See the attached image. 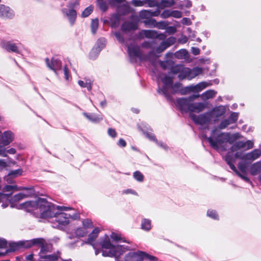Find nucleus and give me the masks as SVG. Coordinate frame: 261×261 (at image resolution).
<instances>
[{"instance_id":"f257e3e1","label":"nucleus","mask_w":261,"mask_h":261,"mask_svg":"<svg viewBox=\"0 0 261 261\" xmlns=\"http://www.w3.org/2000/svg\"><path fill=\"white\" fill-rule=\"evenodd\" d=\"M19 209L39 215L42 219L53 218L57 211H66L69 207L56 206L45 198H38L35 201H26L17 206Z\"/></svg>"},{"instance_id":"f03ea898","label":"nucleus","mask_w":261,"mask_h":261,"mask_svg":"<svg viewBox=\"0 0 261 261\" xmlns=\"http://www.w3.org/2000/svg\"><path fill=\"white\" fill-rule=\"evenodd\" d=\"M102 253L103 256L115 257L116 261L123 253L130 249L125 245H113L109 241H104L101 243Z\"/></svg>"},{"instance_id":"7ed1b4c3","label":"nucleus","mask_w":261,"mask_h":261,"mask_svg":"<svg viewBox=\"0 0 261 261\" xmlns=\"http://www.w3.org/2000/svg\"><path fill=\"white\" fill-rule=\"evenodd\" d=\"M226 136L227 133H221L217 127H215L212 130L210 137H207L206 135H204V137L207 139L213 148L218 150L219 145L226 143Z\"/></svg>"},{"instance_id":"20e7f679","label":"nucleus","mask_w":261,"mask_h":261,"mask_svg":"<svg viewBox=\"0 0 261 261\" xmlns=\"http://www.w3.org/2000/svg\"><path fill=\"white\" fill-rule=\"evenodd\" d=\"M127 53L129 58V61L132 63L137 62L139 59L140 61H144L147 59L146 56L143 55L140 48V47L136 44H130L126 45Z\"/></svg>"},{"instance_id":"39448f33","label":"nucleus","mask_w":261,"mask_h":261,"mask_svg":"<svg viewBox=\"0 0 261 261\" xmlns=\"http://www.w3.org/2000/svg\"><path fill=\"white\" fill-rule=\"evenodd\" d=\"M148 259L150 261H157L158 258L143 251L130 252L125 256V261H143Z\"/></svg>"},{"instance_id":"423d86ee","label":"nucleus","mask_w":261,"mask_h":261,"mask_svg":"<svg viewBox=\"0 0 261 261\" xmlns=\"http://www.w3.org/2000/svg\"><path fill=\"white\" fill-rule=\"evenodd\" d=\"M199 94H193L187 98H180L177 99L176 104L179 110L182 112L189 111L191 102L199 97Z\"/></svg>"},{"instance_id":"0eeeda50","label":"nucleus","mask_w":261,"mask_h":261,"mask_svg":"<svg viewBox=\"0 0 261 261\" xmlns=\"http://www.w3.org/2000/svg\"><path fill=\"white\" fill-rule=\"evenodd\" d=\"M233 152L229 151L225 156V161L227 163V164L229 166L230 169L234 171L236 174L240 177L241 179H243L244 181L247 182H251L249 178L243 174H241L236 168L233 163L235 162L236 158L234 157V154H232Z\"/></svg>"},{"instance_id":"6e6552de","label":"nucleus","mask_w":261,"mask_h":261,"mask_svg":"<svg viewBox=\"0 0 261 261\" xmlns=\"http://www.w3.org/2000/svg\"><path fill=\"white\" fill-rule=\"evenodd\" d=\"M161 81L163 86L162 88L158 87V92L160 94L163 95L168 100L170 99L171 95L168 90L170 86H172L173 79L172 77L166 75L162 78Z\"/></svg>"},{"instance_id":"1a4fd4ad","label":"nucleus","mask_w":261,"mask_h":261,"mask_svg":"<svg viewBox=\"0 0 261 261\" xmlns=\"http://www.w3.org/2000/svg\"><path fill=\"white\" fill-rule=\"evenodd\" d=\"M58 211H57L56 215L53 218H54V221L57 222L58 225L57 226H53L54 227L67 225L69 223V219L71 217L70 214L63 212H59Z\"/></svg>"},{"instance_id":"9d476101","label":"nucleus","mask_w":261,"mask_h":261,"mask_svg":"<svg viewBox=\"0 0 261 261\" xmlns=\"http://www.w3.org/2000/svg\"><path fill=\"white\" fill-rule=\"evenodd\" d=\"M45 63L47 66L51 70H54L56 74H58V71L62 69V64L61 60L57 57H53L51 61L48 58L45 59Z\"/></svg>"},{"instance_id":"9b49d317","label":"nucleus","mask_w":261,"mask_h":261,"mask_svg":"<svg viewBox=\"0 0 261 261\" xmlns=\"http://www.w3.org/2000/svg\"><path fill=\"white\" fill-rule=\"evenodd\" d=\"M189 115L193 121L197 124H208L211 120V115L207 113L201 114L199 116H196L193 114H190Z\"/></svg>"},{"instance_id":"f8f14e48","label":"nucleus","mask_w":261,"mask_h":261,"mask_svg":"<svg viewBox=\"0 0 261 261\" xmlns=\"http://www.w3.org/2000/svg\"><path fill=\"white\" fill-rule=\"evenodd\" d=\"M212 85L211 82H202L195 85H190L185 88L186 92L198 93L206 87Z\"/></svg>"},{"instance_id":"ddd939ff","label":"nucleus","mask_w":261,"mask_h":261,"mask_svg":"<svg viewBox=\"0 0 261 261\" xmlns=\"http://www.w3.org/2000/svg\"><path fill=\"white\" fill-rule=\"evenodd\" d=\"M15 13L9 7L5 5H0V17L12 19L14 17Z\"/></svg>"},{"instance_id":"4468645a","label":"nucleus","mask_w":261,"mask_h":261,"mask_svg":"<svg viewBox=\"0 0 261 261\" xmlns=\"http://www.w3.org/2000/svg\"><path fill=\"white\" fill-rule=\"evenodd\" d=\"M64 16L68 18L71 25H73L76 19L77 13L75 10L72 9L63 8L61 10Z\"/></svg>"},{"instance_id":"2eb2a0df","label":"nucleus","mask_w":261,"mask_h":261,"mask_svg":"<svg viewBox=\"0 0 261 261\" xmlns=\"http://www.w3.org/2000/svg\"><path fill=\"white\" fill-rule=\"evenodd\" d=\"M14 134L10 130H7L4 132L1 137V142L2 145L5 148V146L9 145L14 139Z\"/></svg>"},{"instance_id":"dca6fc26","label":"nucleus","mask_w":261,"mask_h":261,"mask_svg":"<svg viewBox=\"0 0 261 261\" xmlns=\"http://www.w3.org/2000/svg\"><path fill=\"white\" fill-rule=\"evenodd\" d=\"M261 156V149H255L252 151L246 153V161L251 163Z\"/></svg>"},{"instance_id":"f3484780","label":"nucleus","mask_w":261,"mask_h":261,"mask_svg":"<svg viewBox=\"0 0 261 261\" xmlns=\"http://www.w3.org/2000/svg\"><path fill=\"white\" fill-rule=\"evenodd\" d=\"M41 258L44 259L46 261H72L71 259H63L61 258L59 253L49 255H41Z\"/></svg>"},{"instance_id":"a211bd4d","label":"nucleus","mask_w":261,"mask_h":261,"mask_svg":"<svg viewBox=\"0 0 261 261\" xmlns=\"http://www.w3.org/2000/svg\"><path fill=\"white\" fill-rule=\"evenodd\" d=\"M121 29L123 32L134 31L138 29V23L134 21H125L122 24Z\"/></svg>"},{"instance_id":"6ab92c4d","label":"nucleus","mask_w":261,"mask_h":261,"mask_svg":"<svg viewBox=\"0 0 261 261\" xmlns=\"http://www.w3.org/2000/svg\"><path fill=\"white\" fill-rule=\"evenodd\" d=\"M188 80H191L196 76L201 74L202 72V69L198 67H194L193 69H190L187 67Z\"/></svg>"},{"instance_id":"aec40b11","label":"nucleus","mask_w":261,"mask_h":261,"mask_svg":"<svg viewBox=\"0 0 261 261\" xmlns=\"http://www.w3.org/2000/svg\"><path fill=\"white\" fill-rule=\"evenodd\" d=\"M139 34L141 36L147 38L156 39L159 37L158 32L153 30H143L140 32Z\"/></svg>"},{"instance_id":"412c9836","label":"nucleus","mask_w":261,"mask_h":261,"mask_svg":"<svg viewBox=\"0 0 261 261\" xmlns=\"http://www.w3.org/2000/svg\"><path fill=\"white\" fill-rule=\"evenodd\" d=\"M42 238L34 239L31 240L21 241L20 244L21 248H30L33 245H38V243H41Z\"/></svg>"},{"instance_id":"4be33fe9","label":"nucleus","mask_w":261,"mask_h":261,"mask_svg":"<svg viewBox=\"0 0 261 261\" xmlns=\"http://www.w3.org/2000/svg\"><path fill=\"white\" fill-rule=\"evenodd\" d=\"M205 108V105L201 102L192 103L191 102L190 106V112L199 113L203 111Z\"/></svg>"},{"instance_id":"5701e85b","label":"nucleus","mask_w":261,"mask_h":261,"mask_svg":"<svg viewBox=\"0 0 261 261\" xmlns=\"http://www.w3.org/2000/svg\"><path fill=\"white\" fill-rule=\"evenodd\" d=\"M84 116L86 117L89 121L93 123H98L101 121L103 119L101 115H97L94 113H84Z\"/></svg>"},{"instance_id":"b1692460","label":"nucleus","mask_w":261,"mask_h":261,"mask_svg":"<svg viewBox=\"0 0 261 261\" xmlns=\"http://www.w3.org/2000/svg\"><path fill=\"white\" fill-rule=\"evenodd\" d=\"M250 173L253 176H255L261 172V161L252 164L250 167Z\"/></svg>"},{"instance_id":"393cba45","label":"nucleus","mask_w":261,"mask_h":261,"mask_svg":"<svg viewBox=\"0 0 261 261\" xmlns=\"http://www.w3.org/2000/svg\"><path fill=\"white\" fill-rule=\"evenodd\" d=\"M38 245L41 248L39 252L40 258H41V255H44L46 253L50 251L51 246L50 245L45 243L44 239H42L41 243H38Z\"/></svg>"},{"instance_id":"a878e982","label":"nucleus","mask_w":261,"mask_h":261,"mask_svg":"<svg viewBox=\"0 0 261 261\" xmlns=\"http://www.w3.org/2000/svg\"><path fill=\"white\" fill-rule=\"evenodd\" d=\"M26 197H27V195L22 193L17 194L13 197H10V202L11 203V204L10 205L11 207H12V208L16 207V208L18 209L17 207V206L18 205H20V204H13V202L19 201V200L22 199L23 198H24Z\"/></svg>"},{"instance_id":"bb28decb","label":"nucleus","mask_w":261,"mask_h":261,"mask_svg":"<svg viewBox=\"0 0 261 261\" xmlns=\"http://www.w3.org/2000/svg\"><path fill=\"white\" fill-rule=\"evenodd\" d=\"M3 47L8 51H12L18 54L20 53L18 47L15 43H11L9 41L6 42L3 44Z\"/></svg>"},{"instance_id":"cd10ccee","label":"nucleus","mask_w":261,"mask_h":261,"mask_svg":"<svg viewBox=\"0 0 261 261\" xmlns=\"http://www.w3.org/2000/svg\"><path fill=\"white\" fill-rule=\"evenodd\" d=\"M78 84L81 87L86 88L89 91H90L92 89L93 81L90 79L84 78V80H79Z\"/></svg>"},{"instance_id":"c85d7f7f","label":"nucleus","mask_w":261,"mask_h":261,"mask_svg":"<svg viewBox=\"0 0 261 261\" xmlns=\"http://www.w3.org/2000/svg\"><path fill=\"white\" fill-rule=\"evenodd\" d=\"M99 229L98 227L95 228L91 233L89 234L88 236L87 243L90 245H93V242L95 240V239L98 237V233L99 232Z\"/></svg>"},{"instance_id":"c756f323","label":"nucleus","mask_w":261,"mask_h":261,"mask_svg":"<svg viewBox=\"0 0 261 261\" xmlns=\"http://www.w3.org/2000/svg\"><path fill=\"white\" fill-rule=\"evenodd\" d=\"M120 16L118 14H113L110 17V23L112 28L118 27L120 23Z\"/></svg>"},{"instance_id":"7c9ffc66","label":"nucleus","mask_w":261,"mask_h":261,"mask_svg":"<svg viewBox=\"0 0 261 261\" xmlns=\"http://www.w3.org/2000/svg\"><path fill=\"white\" fill-rule=\"evenodd\" d=\"M217 94V92L214 90H208L203 93L202 94L200 95V96L202 99L203 100H207L210 98L214 97L216 94Z\"/></svg>"},{"instance_id":"2f4dec72","label":"nucleus","mask_w":261,"mask_h":261,"mask_svg":"<svg viewBox=\"0 0 261 261\" xmlns=\"http://www.w3.org/2000/svg\"><path fill=\"white\" fill-rule=\"evenodd\" d=\"M9 246V248L6 251V253L14 252L21 248L20 241L18 242H10Z\"/></svg>"},{"instance_id":"473e14b6","label":"nucleus","mask_w":261,"mask_h":261,"mask_svg":"<svg viewBox=\"0 0 261 261\" xmlns=\"http://www.w3.org/2000/svg\"><path fill=\"white\" fill-rule=\"evenodd\" d=\"M225 107L222 106L217 107L213 109V113L216 117L224 115L225 113Z\"/></svg>"},{"instance_id":"72a5a7b5","label":"nucleus","mask_w":261,"mask_h":261,"mask_svg":"<svg viewBox=\"0 0 261 261\" xmlns=\"http://www.w3.org/2000/svg\"><path fill=\"white\" fill-rule=\"evenodd\" d=\"M242 148H245L244 142L239 141L234 143L230 147V150L231 152H236Z\"/></svg>"},{"instance_id":"f704fd0d","label":"nucleus","mask_w":261,"mask_h":261,"mask_svg":"<svg viewBox=\"0 0 261 261\" xmlns=\"http://www.w3.org/2000/svg\"><path fill=\"white\" fill-rule=\"evenodd\" d=\"M101 50V47L99 45L94 46L91 50L89 54V57L91 59L94 60L96 58L98 54Z\"/></svg>"},{"instance_id":"c9c22d12","label":"nucleus","mask_w":261,"mask_h":261,"mask_svg":"<svg viewBox=\"0 0 261 261\" xmlns=\"http://www.w3.org/2000/svg\"><path fill=\"white\" fill-rule=\"evenodd\" d=\"M188 55V52L186 49H180L174 54V56L178 59H185Z\"/></svg>"},{"instance_id":"e433bc0d","label":"nucleus","mask_w":261,"mask_h":261,"mask_svg":"<svg viewBox=\"0 0 261 261\" xmlns=\"http://www.w3.org/2000/svg\"><path fill=\"white\" fill-rule=\"evenodd\" d=\"M240 137L239 134L236 133L230 135L227 133L226 143L228 142L229 144H233Z\"/></svg>"},{"instance_id":"4c0bfd02","label":"nucleus","mask_w":261,"mask_h":261,"mask_svg":"<svg viewBox=\"0 0 261 261\" xmlns=\"http://www.w3.org/2000/svg\"><path fill=\"white\" fill-rule=\"evenodd\" d=\"M238 168L242 172V174L246 176L248 165L245 162H240L238 165Z\"/></svg>"},{"instance_id":"58836bf2","label":"nucleus","mask_w":261,"mask_h":261,"mask_svg":"<svg viewBox=\"0 0 261 261\" xmlns=\"http://www.w3.org/2000/svg\"><path fill=\"white\" fill-rule=\"evenodd\" d=\"M141 228L146 231L151 229V221L147 219H143L141 222Z\"/></svg>"},{"instance_id":"ea45409f","label":"nucleus","mask_w":261,"mask_h":261,"mask_svg":"<svg viewBox=\"0 0 261 261\" xmlns=\"http://www.w3.org/2000/svg\"><path fill=\"white\" fill-rule=\"evenodd\" d=\"M17 188V186L16 185H6L3 188V190L4 192H10L9 195V198H10L12 193L15 191V188Z\"/></svg>"},{"instance_id":"a19ab883","label":"nucleus","mask_w":261,"mask_h":261,"mask_svg":"<svg viewBox=\"0 0 261 261\" xmlns=\"http://www.w3.org/2000/svg\"><path fill=\"white\" fill-rule=\"evenodd\" d=\"M87 233V230L84 227L78 228L75 231V234L78 237H83L85 236Z\"/></svg>"},{"instance_id":"79ce46f5","label":"nucleus","mask_w":261,"mask_h":261,"mask_svg":"<svg viewBox=\"0 0 261 261\" xmlns=\"http://www.w3.org/2000/svg\"><path fill=\"white\" fill-rule=\"evenodd\" d=\"M99 25L98 19L97 18L92 20L91 23V32L93 34H95L98 29Z\"/></svg>"},{"instance_id":"37998d69","label":"nucleus","mask_w":261,"mask_h":261,"mask_svg":"<svg viewBox=\"0 0 261 261\" xmlns=\"http://www.w3.org/2000/svg\"><path fill=\"white\" fill-rule=\"evenodd\" d=\"M182 87V85L179 82H176L175 84H172V86H170V88L172 90L173 93H176L179 92Z\"/></svg>"},{"instance_id":"c03bdc74","label":"nucleus","mask_w":261,"mask_h":261,"mask_svg":"<svg viewBox=\"0 0 261 261\" xmlns=\"http://www.w3.org/2000/svg\"><path fill=\"white\" fill-rule=\"evenodd\" d=\"M97 3L101 11L105 12L107 10L108 6L106 2L103 0H97Z\"/></svg>"},{"instance_id":"a18cd8bd","label":"nucleus","mask_w":261,"mask_h":261,"mask_svg":"<svg viewBox=\"0 0 261 261\" xmlns=\"http://www.w3.org/2000/svg\"><path fill=\"white\" fill-rule=\"evenodd\" d=\"M93 11V7L90 6L87 7L82 12V17L83 18L89 16Z\"/></svg>"},{"instance_id":"49530a36","label":"nucleus","mask_w":261,"mask_h":261,"mask_svg":"<svg viewBox=\"0 0 261 261\" xmlns=\"http://www.w3.org/2000/svg\"><path fill=\"white\" fill-rule=\"evenodd\" d=\"M175 4L174 0H161L160 5L163 7H171Z\"/></svg>"},{"instance_id":"de8ad7c7","label":"nucleus","mask_w":261,"mask_h":261,"mask_svg":"<svg viewBox=\"0 0 261 261\" xmlns=\"http://www.w3.org/2000/svg\"><path fill=\"white\" fill-rule=\"evenodd\" d=\"M168 47L166 45V44L162 41L161 44L159 45L158 47H157L155 49V53L156 54H161L163 52L165 49H166Z\"/></svg>"},{"instance_id":"09e8293b","label":"nucleus","mask_w":261,"mask_h":261,"mask_svg":"<svg viewBox=\"0 0 261 261\" xmlns=\"http://www.w3.org/2000/svg\"><path fill=\"white\" fill-rule=\"evenodd\" d=\"M184 66L181 65H176L172 66L170 69V72L173 74H179L180 71H182Z\"/></svg>"},{"instance_id":"8fccbe9b","label":"nucleus","mask_w":261,"mask_h":261,"mask_svg":"<svg viewBox=\"0 0 261 261\" xmlns=\"http://www.w3.org/2000/svg\"><path fill=\"white\" fill-rule=\"evenodd\" d=\"M114 35L117 40L119 42V43L125 45L126 46V45H127V44L125 43L124 38L121 33H120L119 32H115Z\"/></svg>"},{"instance_id":"3c124183","label":"nucleus","mask_w":261,"mask_h":261,"mask_svg":"<svg viewBox=\"0 0 261 261\" xmlns=\"http://www.w3.org/2000/svg\"><path fill=\"white\" fill-rule=\"evenodd\" d=\"M231 124L232 123L230 122L228 118L225 119L221 121L218 125V128L221 129H223Z\"/></svg>"},{"instance_id":"603ef678","label":"nucleus","mask_w":261,"mask_h":261,"mask_svg":"<svg viewBox=\"0 0 261 261\" xmlns=\"http://www.w3.org/2000/svg\"><path fill=\"white\" fill-rule=\"evenodd\" d=\"M134 178L139 182H142L144 180V176L139 171H136L133 173Z\"/></svg>"},{"instance_id":"864d4df0","label":"nucleus","mask_w":261,"mask_h":261,"mask_svg":"<svg viewBox=\"0 0 261 261\" xmlns=\"http://www.w3.org/2000/svg\"><path fill=\"white\" fill-rule=\"evenodd\" d=\"M239 118V113L237 112H232L229 117L228 118L230 122L233 124L235 123Z\"/></svg>"},{"instance_id":"5fc2aeb1","label":"nucleus","mask_w":261,"mask_h":261,"mask_svg":"<svg viewBox=\"0 0 261 261\" xmlns=\"http://www.w3.org/2000/svg\"><path fill=\"white\" fill-rule=\"evenodd\" d=\"M22 170L21 169L11 171L8 174L12 177L15 178L22 174Z\"/></svg>"},{"instance_id":"6e6d98bb","label":"nucleus","mask_w":261,"mask_h":261,"mask_svg":"<svg viewBox=\"0 0 261 261\" xmlns=\"http://www.w3.org/2000/svg\"><path fill=\"white\" fill-rule=\"evenodd\" d=\"M178 77L180 80H182L185 79H188L187 67H184L182 68V71H180L179 74L178 75Z\"/></svg>"},{"instance_id":"4d7b16f0","label":"nucleus","mask_w":261,"mask_h":261,"mask_svg":"<svg viewBox=\"0 0 261 261\" xmlns=\"http://www.w3.org/2000/svg\"><path fill=\"white\" fill-rule=\"evenodd\" d=\"M143 22L146 25L154 27H156V25H157V22L155 21V20L154 19H152V18L147 19L146 20H144L143 21Z\"/></svg>"},{"instance_id":"13d9d810","label":"nucleus","mask_w":261,"mask_h":261,"mask_svg":"<svg viewBox=\"0 0 261 261\" xmlns=\"http://www.w3.org/2000/svg\"><path fill=\"white\" fill-rule=\"evenodd\" d=\"M246 153L243 151H238V150L234 154V157L236 159H239L246 161Z\"/></svg>"},{"instance_id":"bf43d9fd","label":"nucleus","mask_w":261,"mask_h":261,"mask_svg":"<svg viewBox=\"0 0 261 261\" xmlns=\"http://www.w3.org/2000/svg\"><path fill=\"white\" fill-rule=\"evenodd\" d=\"M79 5V0H71L69 2L67 7L69 9H74L76 6Z\"/></svg>"},{"instance_id":"052dcab7","label":"nucleus","mask_w":261,"mask_h":261,"mask_svg":"<svg viewBox=\"0 0 261 261\" xmlns=\"http://www.w3.org/2000/svg\"><path fill=\"white\" fill-rule=\"evenodd\" d=\"M207 216L214 219H218V215L214 210H208L207 212Z\"/></svg>"},{"instance_id":"680f3d73","label":"nucleus","mask_w":261,"mask_h":261,"mask_svg":"<svg viewBox=\"0 0 261 261\" xmlns=\"http://www.w3.org/2000/svg\"><path fill=\"white\" fill-rule=\"evenodd\" d=\"M143 133L150 140L157 142V140L156 139L155 136L153 133L147 131L145 132L144 130H143Z\"/></svg>"},{"instance_id":"e2e57ef3","label":"nucleus","mask_w":261,"mask_h":261,"mask_svg":"<svg viewBox=\"0 0 261 261\" xmlns=\"http://www.w3.org/2000/svg\"><path fill=\"white\" fill-rule=\"evenodd\" d=\"M175 38L174 37H170L168 38L166 40L163 41V42L169 47V46L174 44L175 42Z\"/></svg>"},{"instance_id":"0e129e2a","label":"nucleus","mask_w":261,"mask_h":261,"mask_svg":"<svg viewBox=\"0 0 261 261\" xmlns=\"http://www.w3.org/2000/svg\"><path fill=\"white\" fill-rule=\"evenodd\" d=\"M83 227L86 228V229L88 228H91L93 227L92 222L91 220L86 219L83 221Z\"/></svg>"},{"instance_id":"69168bd1","label":"nucleus","mask_w":261,"mask_h":261,"mask_svg":"<svg viewBox=\"0 0 261 261\" xmlns=\"http://www.w3.org/2000/svg\"><path fill=\"white\" fill-rule=\"evenodd\" d=\"M171 11L169 10H165L160 14V16L162 18H167L171 17Z\"/></svg>"},{"instance_id":"338daca9","label":"nucleus","mask_w":261,"mask_h":261,"mask_svg":"<svg viewBox=\"0 0 261 261\" xmlns=\"http://www.w3.org/2000/svg\"><path fill=\"white\" fill-rule=\"evenodd\" d=\"M132 4L135 7H141L145 5L144 0H133Z\"/></svg>"},{"instance_id":"774afa93","label":"nucleus","mask_w":261,"mask_h":261,"mask_svg":"<svg viewBox=\"0 0 261 261\" xmlns=\"http://www.w3.org/2000/svg\"><path fill=\"white\" fill-rule=\"evenodd\" d=\"M140 16L142 18H147L148 16H150V10H142L140 12Z\"/></svg>"}]
</instances>
